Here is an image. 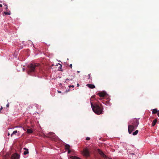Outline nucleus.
I'll return each instance as SVG.
<instances>
[{"label":"nucleus","mask_w":159,"mask_h":159,"mask_svg":"<svg viewBox=\"0 0 159 159\" xmlns=\"http://www.w3.org/2000/svg\"><path fill=\"white\" fill-rule=\"evenodd\" d=\"M3 109V107L2 106L1 107V108L0 109V112L1 111V110H2Z\"/></svg>","instance_id":"a878e982"},{"label":"nucleus","mask_w":159,"mask_h":159,"mask_svg":"<svg viewBox=\"0 0 159 159\" xmlns=\"http://www.w3.org/2000/svg\"><path fill=\"white\" fill-rule=\"evenodd\" d=\"M158 111L157 109H154L152 110V114H155Z\"/></svg>","instance_id":"dca6fc26"},{"label":"nucleus","mask_w":159,"mask_h":159,"mask_svg":"<svg viewBox=\"0 0 159 159\" xmlns=\"http://www.w3.org/2000/svg\"><path fill=\"white\" fill-rule=\"evenodd\" d=\"M39 64L31 63L28 66V73L30 74V73L35 72L39 68Z\"/></svg>","instance_id":"f03ea898"},{"label":"nucleus","mask_w":159,"mask_h":159,"mask_svg":"<svg viewBox=\"0 0 159 159\" xmlns=\"http://www.w3.org/2000/svg\"><path fill=\"white\" fill-rule=\"evenodd\" d=\"M98 95H99L100 97H104L106 94V93L103 91L99 92L97 94Z\"/></svg>","instance_id":"0eeeda50"},{"label":"nucleus","mask_w":159,"mask_h":159,"mask_svg":"<svg viewBox=\"0 0 159 159\" xmlns=\"http://www.w3.org/2000/svg\"><path fill=\"white\" fill-rule=\"evenodd\" d=\"M139 131L138 130H135L134 132L133 133V135H136L138 133Z\"/></svg>","instance_id":"f3484780"},{"label":"nucleus","mask_w":159,"mask_h":159,"mask_svg":"<svg viewBox=\"0 0 159 159\" xmlns=\"http://www.w3.org/2000/svg\"><path fill=\"white\" fill-rule=\"evenodd\" d=\"M62 67V65H60V68L61 69V68Z\"/></svg>","instance_id":"c85d7f7f"},{"label":"nucleus","mask_w":159,"mask_h":159,"mask_svg":"<svg viewBox=\"0 0 159 159\" xmlns=\"http://www.w3.org/2000/svg\"><path fill=\"white\" fill-rule=\"evenodd\" d=\"M48 137L53 140L55 141L58 138V137L53 132L49 133L48 134Z\"/></svg>","instance_id":"7ed1b4c3"},{"label":"nucleus","mask_w":159,"mask_h":159,"mask_svg":"<svg viewBox=\"0 0 159 159\" xmlns=\"http://www.w3.org/2000/svg\"><path fill=\"white\" fill-rule=\"evenodd\" d=\"M27 133L29 134L32 133L33 132V131L31 129H27Z\"/></svg>","instance_id":"ddd939ff"},{"label":"nucleus","mask_w":159,"mask_h":159,"mask_svg":"<svg viewBox=\"0 0 159 159\" xmlns=\"http://www.w3.org/2000/svg\"><path fill=\"white\" fill-rule=\"evenodd\" d=\"M71 68H72V64H70V66H69Z\"/></svg>","instance_id":"b1692460"},{"label":"nucleus","mask_w":159,"mask_h":159,"mask_svg":"<svg viewBox=\"0 0 159 159\" xmlns=\"http://www.w3.org/2000/svg\"><path fill=\"white\" fill-rule=\"evenodd\" d=\"M91 106L93 111L97 115L102 114L103 109V107L101 104H99L95 103L93 104L91 103Z\"/></svg>","instance_id":"f257e3e1"},{"label":"nucleus","mask_w":159,"mask_h":159,"mask_svg":"<svg viewBox=\"0 0 159 159\" xmlns=\"http://www.w3.org/2000/svg\"><path fill=\"white\" fill-rule=\"evenodd\" d=\"M69 88H70L71 87H72V88H74V86L73 85H70V86H69Z\"/></svg>","instance_id":"393cba45"},{"label":"nucleus","mask_w":159,"mask_h":159,"mask_svg":"<svg viewBox=\"0 0 159 159\" xmlns=\"http://www.w3.org/2000/svg\"><path fill=\"white\" fill-rule=\"evenodd\" d=\"M90 138L89 137H87L86 138V140H89L90 139Z\"/></svg>","instance_id":"412c9836"},{"label":"nucleus","mask_w":159,"mask_h":159,"mask_svg":"<svg viewBox=\"0 0 159 159\" xmlns=\"http://www.w3.org/2000/svg\"><path fill=\"white\" fill-rule=\"evenodd\" d=\"M103 102V103L106 104L107 105H110V103L109 101V100H107V101H106L105 102Z\"/></svg>","instance_id":"4468645a"},{"label":"nucleus","mask_w":159,"mask_h":159,"mask_svg":"<svg viewBox=\"0 0 159 159\" xmlns=\"http://www.w3.org/2000/svg\"><path fill=\"white\" fill-rule=\"evenodd\" d=\"M72 80V78H70L69 79H67L66 80V81H65V82H66L68 80Z\"/></svg>","instance_id":"aec40b11"},{"label":"nucleus","mask_w":159,"mask_h":159,"mask_svg":"<svg viewBox=\"0 0 159 159\" xmlns=\"http://www.w3.org/2000/svg\"><path fill=\"white\" fill-rule=\"evenodd\" d=\"M23 149L25 150L23 154L24 155H25L29 153L28 149L26 148H24Z\"/></svg>","instance_id":"9b49d317"},{"label":"nucleus","mask_w":159,"mask_h":159,"mask_svg":"<svg viewBox=\"0 0 159 159\" xmlns=\"http://www.w3.org/2000/svg\"><path fill=\"white\" fill-rule=\"evenodd\" d=\"M57 91H58V93H61V91H59L58 90Z\"/></svg>","instance_id":"c756f323"},{"label":"nucleus","mask_w":159,"mask_h":159,"mask_svg":"<svg viewBox=\"0 0 159 159\" xmlns=\"http://www.w3.org/2000/svg\"><path fill=\"white\" fill-rule=\"evenodd\" d=\"M83 154L84 156L88 157L90 156V153L88 148H86L83 150Z\"/></svg>","instance_id":"39448f33"},{"label":"nucleus","mask_w":159,"mask_h":159,"mask_svg":"<svg viewBox=\"0 0 159 159\" xmlns=\"http://www.w3.org/2000/svg\"><path fill=\"white\" fill-rule=\"evenodd\" d=\"M136 129V128L134 127L133 125L130 124L128 125V132L129 134H131L132 132Z\"/></svg>","instance_id":"423d86ee"},{"label":"nucleus","mask_w":159,"mask_h":159,"mask_svg":"<svg viewBox=\"0 0 159 159\" xmlns=\"http://www.w3.org/2000/svg\"><path fill=\"white\" fill-rule=\"evenodd\" d=\"M6 106L7 107H9V104L8 103L7 104Z\"/></svg>","instance_id":"bb28decb"},{"label":"nucleus","mask_w":159,"mask_h":159,"mask_svg":"<svg viewBox=\"0 0 159 159\" xmlns=\"http://www.w3.org/2000/svg\"><path fill=\"white\" fill-rule=\"evenodd\" d=\"M157 115L159 117V111H158V112L157 114Z\"/></svg>","instance_id":"cd10ccee"},{"label":"nucleus","mask_w":159,"mask_h":159,"mask_svg":"<svg viewBox=\"0 0 159 159\" xmlns=\"http://www.w3.org/2000/svg\"><path fill=\"white\" fill-rule=\"evenodd\" d=\"M19 157L18 155L16 154H14L11 156V159H17Z\"/></svg>","instance_id":"1a4fd4ad"},{"label":"nucleus","mask_w":159,"mask_h":159,"mask_svg":"<svg viewBox=\"0 0 159 159\" xmlns=\"http://www.w3.org/2000/svg\"><path fill=\"white\" fill-rule=\"evenodd\" d=\"M98 150L99 154L102 157L105 158H107V156L102 151L99 149H98Z\"/></svg>","instance_id":"6e6552de"},{"label":"nucleus","mask_w":159,"mask_h":159,"mask_svg":"<svg viewBox=\"0 0 159 159\" xmlns=\"http://www.w3.org/2000/svg\"><path fill=\"white\" fill-rule=\"evenodd\" d=\"M79 86H80V85H79V84L78 83L77 84V86L79 87Z\"/></svg>","instance_id":"7c9ffc66"},{"label":"nucleus","mask_w":159,"mask_h":159,"mask_svg":"<svg viewBox=\"0 0 159 159\" xmlns=\"http://www.w3.org/2000/svg\"><path fill=\"white\" fill-rule=\"evenodd\" d=\"M129 124L131 125H133L134 127H135L137 128L138 125L139 124V121L137 119L135 118L133 120V122H132V121H130L129 122Z\"/></svg>","instance_id":"20e7f679"},{"label":"nucleus","mask_w":159,"mask_h":159,"mask_svg":"<svg viewBox=\"0 0 159 159\" xmlns=\"http://www.w3.org/2000/svg\"><path fill=\"white\" fill-rule=\"evenodd\" d=\"M77 72H78V73H80V71H77Z\"/></svg>","instance_id":"f704fd0d"},{"label":"nucleus","mask_w":159,"mask_h":159,"mask_svg":"<svg viewBox=\"0 0 159 159\" xmlns=\"http://www.w3.org/2000/svg\"><path fill=\"white\" fill-rule=\"evenodd\" d=\"M157 121V119L154 120L153 121L152 124V126H155V125H156Z\"/></svg>","instance_id":"f8f14e48"},{"label":"nucleus","mask_w":159,"mask_h":159,"mask_svg":"<svg viewBox=\"0 0 159 159\" xmlns=\"http://www.w3.org/2000/svg\"><path fill=\"white\" fill-rule=\"evenodd\" d=\"M2 7V4H0V7Z\"/></svg>","instance_id":"2f4dec72"},{"label":"nucleus","mask_w":159,"mask_h":159,"mask_svg":"<svg viewBox=\"0 0 159 159\" xmlns=\"http://www.w3.org/2000/svg\"><path fill=\"white\" fill-rule=\"evenodd\" d=\"M65 149L66 150L69 149L70 146L69 144H66L65 146Z\"/></svg>","instance_id":"2eb2a0df"},{"label":"nucleus","mask_w":159,"mask_h":159,"mask_svg":"<svg viewBox=\"0 0 159 159\" xmlns=\"http://www.w3.org/2000/svg\"><path fill=\"white\" fill-rule=\"evenodd\" d=\"M4 13L5 15H10V13L9 12H4Z\"/></svg>","instance_id":"6ab92c4d"},{"label":"nucleus","mask_w":159,"mask_h":159,"mask_svg":"<svg viewBox=\"0 0 159 159\" xmlns=\"http://www.w3.org/2000/svg\"><path fill=\"white\" fill-rule=\"evenodd\" d=\"M17 132V130H15L14 131L12 134H11V136L12 137V135L14 134H15Z\"/></svg>","instance_id":"a211bd4d"},{"label":"nucleus","mask_w":159,"mask_h":159,"mask_svg":"<svg viewBox=\"0 0 159 159\" xmlns=\"http://www.w3.org/2000/svg\"><path fill=\"white\" fill-rule=\"evenodd\" d=\"M10 135V134L9 133H8V135L9 136Z\"/></svg>","instance_id":"72a5a7b5"},{"label":"nucleus","mask_w":159,"mask_h":159,"mask_svg":"<svg viewBox=\"0 0 159 159\" xmlns=\"http://www.w3.org/2000/svg\"><path fill=\"white\" fill-rule=\"evenodd\" d=\"M87 86L89 88L92 89H94L95 88V85L93 84H87Z\"/></svg>","instance_id":"9d476101"},{"label":"nucleus","mask_w":159,"mask_h":159,"mask_svg":"<svg viewBox=\"0 0 159 159\" xmlns=\"http://www.w3.org/2000/svg\"><path fill=\"white\" fill-rule=\"evenodd\" d=\"M6 10H7V9H8L7 7L6 8Z\"/></svg>","instance_id":"473e14b6"},{"label":"nucleus","mask_w":159,"mask_h":159,"mask_svg":"<svg viewBox=\"0 0 159 159\" xmlns=\"http://www.w3.org/2000/svg\"><path fill=\"white\" fill-rule=\"evenodd\" d=\"M88 76H89V78L88 79H89L90 78V77H91V74H89L88 75Z\"/></svg>","instance_id":"5701e85b"},{"label":"nucleus","mask_w":159,"mask_h":159,"mask_svg":"<svg viewBox=\"0 0 159 159\" xmlns=\"http://www.w3.org/2000/svg\"><path fill=\"white\" fill-rule=\"evenodd\" d=\"M68 153L69 154L71 152V151L70 149H68Z\"/></svg>","instance_id":"4be33fe9"}]
</instances>
